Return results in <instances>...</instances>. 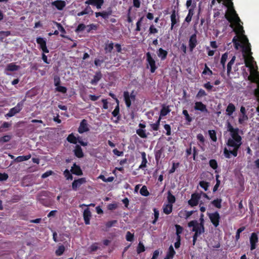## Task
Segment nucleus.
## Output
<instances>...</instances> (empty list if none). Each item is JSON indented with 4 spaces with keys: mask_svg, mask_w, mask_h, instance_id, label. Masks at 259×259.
Wrapping results in <instances>:
<instances>
[{
    "mask_svg": "<svg viewBox=\"0 0 259 259\" xmlns=\"http://www.w3.org/2000/svg\"><path fill=\"white\" fill-rule=\"evenodd\" d=\"M227 131L230 132L231 136V138H229L227 141V145L229 148H233V150H229L225 148L224 154L226 158H230L231 154L234 157L237 156L238 151L242 145V138L239 135V128H234L229 121L227 122Z\"/></svg>",
    "mask_w": 259,
    "mask_h": 259,
    "instance_id": "nucleus-1",
    "label": "nucleus"
},
{
    "mask_svg": "<svg viewBox=\"0 0 259 259\" xmlns=\"http://www.w3.org/2000/svg\"><path fill=\"white\" fill-rule=\"evenodd\" d=\"M226 18L230 22L234 21L236 24V28L234 31L237 34H243L244 33L243 26L240 24L241 20L234 8H231L225 15Z\"/></svg>",
    "mask_w": 259,
    "mask_h": 259,
    "instance_id": "nucleus-2",
    "label": "nucleus"
},
{
    "mask_svg": "<svg viewBox=\"0 0 259 259\" xmlns=\"http://www.w3.org/2000/svg\"><path fill=\"white\" fill-rule=\"evenodd\" d=\"M241 47L242 49L245 66L247 67L252 68V62L253 61V58L251 56L252 53L251 52L250 44L248 43L246 45H241Z\"/></svg>",
    "mask_w": 259,
    "mask_h": 259,
    "instance_id": "nucleus-3",
    "label": "nucleus"
},
{
    "mask_svg": "<svg viewBox=\"0 0 259 259\" xmlns=\"http://www.w3.org/2000/svg\"><path fill=\"white\" fill-rule=\"evenodd\" d=\"M188 226L189 227H192V231L194 232L195 233H197V234H201L204 232V226L203 225V227L201 228L200 224L196 220H193L189 222Z\"/></svg>",
    "mask_w": 259,
    "mask_h": 259,
    "instance_id": "nucleus-4",
    "label": "nucleus"
},
{
    "mask_svg": "<svg viewBox=\"0 0 259 259\" xmlns=\"http://www.w3.org/2000/svg\"><path fill=\"white\" fill-rule=\"evenodd\" d=\"M207 214L213 226L215 228L218 227L221 219L219 213L218 211H215L213 213L207 212Z\"/></svg>",
    "mask_w": 259,
    "mask_h": 259,
    "instance_id": "nucleus-5",
    "label": "nucleus"
},
{
    "mask_svg": "<svg viewBox=\"0 0 259 259\" xmlns=\"http://www.w3.org/2000/svg\"><path fill=\"white\" fill-rule=\"evenodd\" d=\"M23 105L22 102L18 103L15 107L10 110L9 112L6 114V116L10 117L19 113L22 109Z\"/></svg>",
    "mask_w": 259,
    "mask_h": 259,
    "instance_id": "nucleus-6",
    "label": "nucleus"
},
{
    "mask_svg": "<svg viewBox=\"0 0 259 259\" xmlns=\"http://www.w3.org/2000/svg\"><path fill=\"white\" fill-rule=\"evenodd\" d=\"M146 57L148 65L150 66V71L152 73H153L156 69L155 61L149 52L146 54Z\"/></svg>",
    "mask_w": 259,
    "mask_h": 259,
    "instance_id": "nucleus-7",
    "label": "nucleus"
},
{
    "mask_svg": "<svg viewBox=\"0 0 259 259\" xmlns=\"http://www.w3.org/2000/svg\"><path fill=\"white\" fill-rule=\"evenodd\" d=\"M258 236L256 233H252L249 238L250 243V250H253L255 249L256 243L258 242Z\"/></svg>",
    "mask_w": 259,
    "mask_h": 259,
    "instance_id": "nucleus-8",
    "label": "nucleus"
},
{
    "mask_svg": "<svg viewBox=\"0 0 259 259\" xmlns=\"http://www.w3.org/2000/svg\"><path fill=\"white\" fill-rule=\"evenodd\" d=\"M197 45V36L196 34H192L189 40V47L190 52H192Z\"/></svg>",
    "mask_w": 259,
    "mask_h": 259,
    "instance_id": "nucleus-9",
    "label": "nucleus"
},
{
    "mask_svg": "<svg viewBox=\"0 0 259 259\" xmlns=\"http://www.w3.org/2000/svg\"><path fill=\"white\" fill-rule=\"evenodd\" d=\"M194 108L195 110L200 111L202 113L208 112L206 106L201 102H196Z\"/></svg>",
    "mask_w": 259,
    "mask_h": 259,
    "instance_id": "nucleus-10",
    "label": "nucleus"
},
{
    "mask_svg": "<svg viewBox=\"0 0 259 259\" xmlns=\"http://www.w3.org/2000/svg\"><path fill=\"white\" fill-rule=\"evenodd\" d=\"M200 198V196L199 194H192L191 199L188 201V203L191 206H196L198 204V201Z\"/></svg>",
    "mask_w": 259,
    "mask_h": 259,
    "instance_id": "nucleus-11",
    "label": "nucleus"
},
{
    "mask_svg": "<svg viewBox=\"0 0 259 259\" xmlns=\"http://www.w3.org/2000/svg\"><path fill=\"white\" fill-rule=\"evenodd\" d=\"M104 3V0H87L85 4L95 6L97 9H100Z\"/></svg>",
    "mask_w": 259,
    "mask_h": 259,
    "instance_id": "nucleus-12",
    "label": "nucleus"
},
{
    "mask_svg": "<svg viewBox=\"0 0 259 259\" xmlns=\"http://www.w3.org/2000/svg\"><path fill=\"white\" fill-rule=\"evenodd\" d=\"M86 182V180L84 178L78 179L74 180L72 184V187L74 190H76L77 188L79 187L82 184Z\"/></svg>",
    "mask_w": 259,
    "mask_h": 259,
    "instance_id": "nucleus-13",
    "label": "nucleus"
},
{
    "mask_svg": "<svg viewBox=\"0 0 259 259\" xmlns=\"http://www.w3.org/2000/svg\"><path fill=\"white\" fill-rule=\"evenodd\" d=\"M89 130L87 121L85 119H83L80 123L78 127V131L79 133H83L88 132Z\"/></svg>",
    "mask_w": 259,
    "mask_h": 259,
    "instance_id": "nucleus-14",
    "label": "nucleus"
},
{
    "mask_svg": "<svg viewBox=\"0 0 259 259\" xmlns=\"http://www.w3.org/2000/svg\"><path fill=\"white\" fill-rule=\"evenodd\" d=\"M83 215L85 224L86 225H89L90 223V220L91 217V212L89 208H87L85 209H84Z\"/></svg>",
    "mask_w": 259,
    "mask_h": 259,
    "instance_id": "nucleus-15",
    "label": "nucleus"
},
{
    "mask_svg": "<svg viewBox=\"0 0 259 259\" xmlns=\"http://www.w3.org/2000/svg\"><path fill=\"white\" fill-rule=\"evenodd\" d=\"M71 171L77 176H81L82 175V172L80 167L77 165L75 163H74L71 167Z\"/></svg>",
    "mask_w": 259,
    "mask_h": 259,
    "instance_id": "nucleus-16",
    "label": "nucleus"
},
{
    "mask_svg": "<svg viewBox=\"0 0 259 259\" xmlns=\"http://www.w3.org/2000/svg\"><path fill=\"white\" fill-rule=\"evenodd\" d=\"M52 5L55 6L58 10H62L65 6L66 3L63 1H56L52 3Z\"/></svg>",
    "mask_w": 259,
    "mask_h": 259,
    "instance_id": "nucleus-17",
    "label": "nucleus"
},
{
    "mask_svg": "<svg viewBox=\"0 0 259 259\" xmlns=\"http://www.w3.org/2000/svg\"><path fill=\"white\" fill-rule=\"evenodd\" d=\"M124 99L127 108H130L131 105L132 100L130 98V94L128 92L125 91L123 93Z\"/></svg>",
    "mask_w": 259,
    "mask_h": 259,
    "instance_id": "nucleus-18",
    "label": "nucleus"
},
{
    "mask_svg": "<svg viewBox=\"0 0 259 259\" xmlns=\"http://www.w3.org/2000/svg\"><path fill=\"white\" fill-rule=\"evenodd\" d=\"M235 109V105L233 103H229L226 110L227 114L229 116L232 115Z\"/></svg>",
    "mask_w": 259,
    "mask_h": 259,
    "instance_id": "nucleus-19",
    "label": "nucleus"
},
{
    "mask_svg": "<svg viewBox=\"0 0 259 259\" xmlns=\"http://www.w3.org/2000/svg\"><path fill=\"white\" fill-rule=\"evenodd\" d=\"M176 252L174 250L173 246L170 245L168 248V251L167 252L166 255L164 257V259H171Z\"/></svg>",
    "mask_w": 259,
    "mask_h": 259,
    "instance_id": "nucleus-20",
    "label": "nucleus"
},
{
    "mask_svg": "<svg viewBox=\"0 0 259 259\" xmlns=\"http://www.w3.org/2000/svg\"><path fill=\"white\" fill-rule=\"evenodd\" d=\"M74 151L75 156L77 157L81 158L83 156V153L82 152V149L79 145H76L75 146V148Z\"/></svg>",
    "mask_w": 259,
    "mask_h": 259,
    "instance_id": "nucleus-21",
    "label": "nucleus"
},
{
    "mask_svg": "<svg viewBox=\"0 0 259 259\" xmlns=\"http://www.w3.org/2000/svg\"><path fill=\"white\" fill-rule=\"evenodd\" d=\"M102 74L100 72H98L94 76V78L91 80V83L92 84H96L97 82L101 79Z\"/></svg>",
    "mask_w": 259,
    "mask_h": 259,
    "instance_id": "nucleus-22",
    "label": "nucleus"
},
{
    "mask_svg": "<svg viewBox=\"0 0 259 259\" xmlns=\"http://www.w3.org/2000/svg\"><path fill=\"white\" fill-rule=\"evenodd\" d=\"M222 200L221 198H217L216 199L213 200L211 202V203L213 206L217 208H221L222 207Z\"/></svg>",
    "mask_w": 259,
    "mask_h": 259,
    "instance_id": "nucleus-23",
    "label": "nucleus"
},
{
    "mask_svg": "<svg viewBox=\"0 0 259 259\" xmlns=\"http://www.w3.org/2000/svg\"><path fill=\"white\" fill-rule=\"evenodd\" d=\"M172 205L171 204H167L163 205V212L166 214L170 213L172 211Z\"/></svg>",
    "mask_w": 259,
    "mask_h": 259,
    "instance_id": "nucleus-24",
    "label": "nucleus"
},
{
    "mask_svg": "<svg viewBox=\"0 0 259 259\" xmlns=\"http://www.w3.org/2000/svg\"><path fill=\"white\" fill-rule=\"evenodd\" d=\"M236 57L233 56L227 64V74L229 75L232 70V66L234 63Z\"/></svg>",
    "mask_w": 259,
    "mask_h": 259,
    "instance_id": "nucleus-25",
    "label": "nucleus"
},
{
    "mask_svg": "<svg viewBox=\"0 0 259 259\" xmlns=\"http://www.w3.org/2000/svg\"><path fill=\"white\" fill-rule=\"evenodd\" d=\"M142 161L141 164L140 165L139 168H143L146 166V163H147V159L146 157V153L145 152H142Z\"/></svg>",
    "mask_w": 259,
    "mask_h": 259,
    "instance_id": "nucleus-26",
    "label": "nucleus"
},
{
    "mask_svg": "<svg viewBox=\"0 0 259 259\" xmlns=\"http://www.w3.org/2000/svg\"><path fill=\"white\" fill-rule=\"evenodd\" d=\"M167 52L162 49L160 48L159 49L157 53V55L159 57L161 58V59H164L167 56Z\"/></svg>",
    "mask_w": 259,
    "mask_h": 259,
    "instance_id": "nucleus-27",
    "label": "nucleus"
},
{
    "mask_svg": "<svg viewBox=\"0 0 259 259\" xmlns=\"http://www.w3.org/2000/svg\"><path fill=\"white\" fill-rule=\"evenodd\" d=\"M228 58V53H225L222 56L221 59V63L222 65L223 70L225 69V63Z\"/></svg>",
    "mask_w": 259,
    "mask_h": 259,
    "instance_id": "nucleus-28",
    "label": "nucleus"
},
{
    "mask_svg": "<svg viewBox=\"0 0 259 259\" xmlns=\"http://www.w3.org/2000/svg\"><path fill=\"white\" fill-rule=\"evenodd\" d=\"M192 9H189L188 14L185 20V21L187 22L188 23H189L191 21L192 17L194 15V12H193Z\"/></svg>",
    "mask_w": 259,
    "mask_h": 259,
    "instance_id": "nucleus-29",
    "label": "nucleus"
},
{
    "mask_svg": "<svg viewBox=\"0 0 259 259\" xmlns=\"http://www.w3.org/2000/svg\"><path fill=\"white\" fill-rule=\"evenodd\" d=\"M31 156L30 155L26 156H20L17 157L15 159V161L17 162L25 161L28 160L30 158Z\"/></svg>",
    "mask_w": 259,
    "mask_h": 259,
    "instance_id": "nucleus-30",
    "label": "nucleus"
},
{
    "mask_svg": "<svg viewBox=\"0 0 259 259\" xmlns=\"http://www.w3.org/2000/svg\"><path fill=\"white\" fill-rule=\"evenodd\" d=\"M137 134L142 138H146L147 135L146 133V130L144 129H138L136 131Z\"/></svg>",
    "mask_w": 259,
    "mask_h": 259,
    "instance_id": "nucleus-31",
    "label": "nucleus"
},
{
    "mask_svg": "<svg viewBox=\"0 0 259 259\" xmlns=\"http://www.w3.org/2000/svg\"><path fill=\"white\" fill-rule=\"evenodd\" d=\"M199 186L203 188L205 191L208 190V187L209 186V183L204 181H200Z\"/></svg>",
    "mask_w": 259,
    "mask_h": 259,
    "instance_id": "nucleus-32",
    "label": "nucleus"
},
{
    "mask_svg": "<svg viewBox=\"0 0 259 259\" xmlns=\"http://www.w3.org/2000/svg\"><path fill=\"white\" fill-rule=\"evenodd\" d=\"M245 229V227L244 226L241 227L239 228L236 232L235 235V240L236 241H238L240 237V233L243 232Z\"/></svg>",
    "mask_w": 259,
    "mask_h": 259,
    "instance_id": "nucleus-33",
    "label": "nucleus"
},
{
    "mask_svg": "<svg viewBox=\"0 0 259 259\" xmlns=\"http://www.w3.org/2000/svg\"><path fill=\"white\" fill-rule=\"evenodd\" d=\"M113 43L111 42L105 44V50L106 53L108 52H111L112 51V50L113 49Z\"/></svg>",
    "mask_w": 259,
    "mask_h": 259,
    "instance_id": "nucleus-34",
    "label": "nucleus"
},
{
    "mask_svg": "<svg viewBox=\"0 0 259 259\" xmlns=\"http://www.w3.org/2000/svg\"><path fill=\"white\" fill-rule=\"evenodd\" d=\"M67 140L69 142L73 144H76L78 141V139H77V138L75 137H74L72 134L69 135L68 136Z\"/></svg>",
    "mask_w": 259,
    "mask_h": 259,
    "instance_id": "nucleus-35",
    "label": "nucleus"
},
{
    "mask_svg": "<svg viewBox=\"0 0 259 259\" xmlns=\"http://www.w3.org/2000/svg\"><path fill=\"white\" fill-rule=\"evenodd\" d=\"M19 67L13 63H10L7 66V70L9 71H15L19 69Z\"/></svg>",
    "mask_w": 259,
    "mask_h": 259,
    "instance_id": "nucleus-36",
    "label": "nucleus"
},
{
    "mask_svg": "<svg viewBox=\"0 0 259 259\" xmlns=\"http://www.w3.org/2000/svg\"><path fill=\"white\" fill-rule=\"evenodd\" d=\"M65 247L62 245H60L59 246L58 248L56 250V254L58 256H60L63 253Z\"/></svg>",
    "mask_w": 259,
    "mask_h": 259,
    "instance_id": "nucleus-37",
    "label": "nucleus"
},
{
    "mask_svg": "<svg viewBox=\"0 0 259 259\" xmlns=\"http://www.w3.org/2000/svg\"><path fill=\"white\" fill-rule=\"evenodd\" d=\"M167 200L168 202V203L169 204H172L174 203L176 201V199L175 196L171 194L170 191L168 192V196H167Z\"/></svg>",
    "mask_w": 259,
    "mask_h": 259,
    "instance_id": "nucleus-38",
    "label": "nucleus"
},
{
    "mask_svg": "<svg viewBox=\"0 0 259 259\" xmlns=\"http://www.w3.org/2000/svg\"><path fill=\"white\" fill-rule=\"evenodd\" d=\"M209 164L210 166L213 169H216L218 167V162L215 159L210 160Z\"/></svg>",
    "mask_w": 259,
    "mask_h": 259,
    "instance_id": "nucleus-39",
    "label": "nucleus"
},
{
    "mask_svg": "<svg viewBox=\"0 0 259 259\" xmlns=\"http://www.w3.org/2000/svg\"><path fill=\"white\" fill-rule=\"evenodd\" d=\"M140 194L144 196H147L149 195V193L147 189L146 186H143L140 190Z\"/></svg>",
    "mask_w": 259,
    "mask_h": 259,
    "instance_id": "nucleus-40",
    "label": "nucleus"
},
{
    "mask_svg": "<svg viewBox=\"0 0 259 259\" xmlns=\"http://www.w3.org/2000/svg\"><path fill=\"white\" fill-rule=\"evenodd\" d=\"M215 177H216V184L213 188V192H215L218 190V188L219 187L220 184H221V181L219 180V175H216Z\"/></svg>",
    "mask_w": 259,
    "mask_h": 259,
    "instance_id": "nucleus-41",
    "label": "nucleus"
},
{
    "mask_svg": "<svg viewBox=\"0 0 259 259\" xmlns=\"http://www.w3.org/2000/svg\"><path fill=\"white\" fill-rule=\"evenodd\" d=\"M205 91L203 89H200L196 95V98L200 99V98L206 96Z\"/></svg>",
    "mask_w": 259,
    "mask_h": 259,
    "instance_id": "nucleus-42",
    "label": "nucleus"
},
{
    "mask_svg": "<svg viewBox=\"0 0 259 259\" xmlns=\"http://www.w3.org/2000/svg\"><path fill=\"white\" fill-rule=\"evenodd\" d=\"M160 120V117H159V119H158V120L157 121V122L156 123L150 124L151 128L154 131H157L158 130Z\"/></svg>",
    "mask_w": 259,
    "mask_h": 259,
    "instance_id": "nucleus-43",
    "label": "nucleus"
},
{
    "mask_svg": "<svg viewBox=\"0 0 259 259\" xmlns=\"http://www.w3.org/2000/svg\"><path fill=\"white\" fill-rule=\"evenodd\" d=\"M36 42L38 44H39L40 46V48H42V47L46 45V40L41 37H38L36 39Z\"/></svg>",
    "mask_w": 259,
    "mask_h": 259,
    "instance_id": "nucleus-44",
    "label": "nucleus"
},
{
    "mask_svg": "<svg viewBox=\"0 0 259 259\" xmlns=\"http://www.w3.org/2000/svg\"><path fill=\"white\" fill-rule=\"evenodd\" d=\"M112 11L110 10L108 11H103L101 12V16L103 17L104 19H107L108 18L109 16L111 15Z\"/></svg>",
    "mask_w": 259,
    "mask_h": 259,
    "instance_id": "nucleus-45",
    "label": "nucleus"
},
{
    "mask_svg": "<svg viewBox=\"0 0 259 259\" xmlns=\"http://www.w3.org/2000/svg\"><path fill=\"white\" fill-rule=\"evenodd\" d=\"M105 182H111L113 181L114 178L113 177L105 178L103 175H100L99 177Z\"/></svg>",
    "mask_w": 259,
    "mask_h": 259,
    "instance_id": "nucleus-46",
    "label": "nucleus"
},
{
    "mask_svg": "<svg viewBox=\"0 0 259 259\" xmlns=\"http://www.w3.org/2000/svg\"><path fill=\"white\" fill-rule=\"evenodd\" d=\"M183 113L185 116V119L188 122H190L192 119L189 115L188 112L186 110H184L183 111Z\"/></svg>",
    "mask_w": 259,
    "mask_h": 259,
    "instance_id": "nucleus-47",
    "label": "nucleus"
},
{
    "mask_svg": "<svg viewBox=\"0 0 259 259\" xmlns=\"http://www.w3.org/2000/svg\"><path fill=\"white\" fill-rule=\"evenodd\" d=\"M212 71L209 69L206 64L205 65V68L202 72V74H208L209 75L212 74Z\"/></svg>",
    "mask_w": 259,
    "mask_h": 259,
    "instance_id": "nucleus-48",
    "label": "nucleus"
},
{
    "mask_svg": "<svg viewBox=\"0 0 259 259\" xmlns=\"http://www.w3.org/2000/svg\"><path fill=\"white\" fill-rule=\"evenodd\" d=\"M248 120V116L246 114H242L238 119V122L240 124H242L244 121Z\"/></svg>",
    "mask_w": 259,
    "mask_h": 259,
    "instance_id": "nucleus-49",
    "label": "nucleus"
},
{
    "mask_svg": "<svg viewBox=\"0 0 259 259\" xmlns=\"http://www.w3.org/2000/svg\"><path fill=\"white\" fill-rule=\"evenodd\" d=\"M90 11H91V7H90L89 6H88L85 9L84 11L80 12V13H78L77 14V16H82L83 15H85V14H88Z\"/></svg>",
    "mask_w": 259,
    "mask_h": 259,
    "instance_id": "nucleus-50",
    "label": "nucleus"
},
{
    "mask_svg": "<svg viewBox=\"0 0 259 259\" xmlns=\"http://www.w3.org/2000/svg\"><path fill=\"white\" fill-rule=\"evenodd\" d=\"M209 134L211 140L215 142L217 140V138L215 131L213 130L209 131Z\"/></svg>",
    "mask_w": 259,
    "mask_h": 259,
    "instance_id": "nucleus-51",
    "label": "nucleus"
},
{
    "mask_svg": "<svg viewBox=\"0 0 259 259\" xmlns=\"http://www.w3.org/2000/svg\"><path fill=\"white\" fill-rule=\"evenodd\" d=\"M176 17V16L175 14V11H174L173 13L170 16L171 21V28H172L174 25L177 23Z\"/></svg>",
    "mask_w": 259,
    "mask_h": 259,
    "instance_id": "nucleus-52",
    "label": "nucleus"
},
{
    "mask_svg": "<svg viewBox=\"0 0 259 259\" xmlns=\"http://www.w3.org/2000/svg\"><path fill=\"white\" fill-rule=\"evenodd\" d=\"M144 251H145V247H144V245L141 242H140L138 245V248H137L138 253H140Z\"/></svg>",
    "mask_w": 259,
    "mask_h": 259,
    "instance_id": "nucleus-53",
    "label": "nucleus"
},
{
    "mask_svg": "<svg viewBox=\"0 0 259 259\" xmlns=\"http://www.w3.org/2000/svg\"><path fill=\"white\" fill-rule=\"evenodd\" d=\"M85 27L86 26L84 24H80L76 28L75 31L77 32L82 31L83 30H84Z\"/></svg>",
    "mask_w": 259,
    "mask_h": 259,
    "instance_id": "nucleus-54",
    "label": "nucleus"
},
{
    "mask_svg": "<svg viewBox=\"0 0 259 259\" xmlns=\"http://www.w3.org/2000/svg\"><path fill=\"white\" fill-rule=\"evenodd\" d=\"M64 174L67 180H72V176L70 174L69 171L68 169H66L64 171Z\"/></svg>",
    "mask_w": 259,
    "mask_h": 259,
    "instance_id": "nucleus-55",
    "label": "nucleus"
},
{
    "mask_svg": "<svg viewBox=\"0 0 259 259\" xmlns=\"http://www.w3.org/2000/svg\"><path fill=\"white\" fill-rule=\"evenodd\" d=\"M11 139V137L9 135L5 136L2 137L0 139V141L3 143L7 142L9 141Z\"/></svg>",
    "mask_w": 259,
    "mask_h": 259,
    "instance_id": "nucleus-56",
    "label": "nucleus"
},
{
    "mask_svg": "<svg viewBox=\"0 0 259 259\" xmlns=\"http://www.w3.org/2000/svg\"><path fill=\"white\" fill-rule=\"evenodd\" d=\"M126 239L128 241H132L134 239V234L130 232H127L126 235Z\"/></svg>",
    "mask_w": 259,
    "mask_h": 259,
    "instance_id": "nucleus-57",
    "label": "nucleus"
},
{
    "mask_svg": "<svg viewBox=\"0 0 259 259\" xmlns=\"http://www.w3.org/2000/svg\"><path fill=\"white\" fill-rule=\"evenodd\" d=\"M56 90L59 92L65 93L67 91V89L64 87L59 86V85L57 87Z\"/></svg>",
    "mask_w": 259,
    "mask_h": 259,
    "instance_id": "nucleus-58",
    "label": "nucleus"
},
{
    "mask_svg": "<svg viewBox=\"0 0 259 259\" xmlns=\"http://www.w3.org/2000/svg\"><path fill=\"white\" fill-rule=\"evenodd\" d=\"M203 87L208 91H211L213 88V86L211 85L210 82L209 81L204 83Z\"/></svg>",
    "mask_w": 259,
    "mask_h": 259,
    "instance_id": "nucleus-59",
    "label": "nucleus"
},
{
    "mask_svg": "<svg viewBox=\"0 0 259 259\" xmlns=\"http://www.w3.org/2000/svg\"><path fill=\"white\" fill-rule=\"evenodd\" d=\"M257 77L258 79H259V75H257ZM254 94L255 96L257 98V101L259 102V83H258V88L256 89L254 91Z\"/></svg>",
    "mask_w": 259,
    "mask_h": 259,
    "instance_id": "nucleus-60",
    "label": "nucleus"
},
{
    "mask_svg": "<svg viewBox=\"0 0 259 259\" xmlns=\"http://www.w3.org/2000/svg\"><path fill=\"white\" fill-rule=\"evenodd\" d=\"M169 112V110L168 109V108L163 107L161 111H160V116H165L166 115L168 112Z\"/></svg>",
    "mask_w": 259,
    "mask_h": 259,
    "instance_id": "nucleus-61",
    "label": "nucleus"
},
{
    "mask_svg": "<svg viewBox=\"0 0 259 259\" xmlns=\"http://www.w3.org/2000/svg\"><path fill=\"white\" fill-rule=\"evenodd\" d=\"M116 223H117L116 220H113V221H109V222H107L106 224V226L107 228H110Z\"/></svg>",
    "mask_w": 259,
    "mask_h": 259,
    "instance_id": "nucleus-62",
    "label": "nucleus"
},
{
    "mask_svg": "<svg viewBox=\"0 0 259 259\" xmlns=\"http://www.w3.org/2000/svg\"><path fill=\"white\" fill-rule=\"evenodd\" d=\"M242 35V42L243 44L242 45H246V44H248V43H249V42L248 41V39L247 37H246V36L244 35L243 34Z\"/></svg>",
    "mask_w": 259,
    "mask_h": 259,
    "instance_id": "nucleus-63",
    "label": "nucleus"
},
{
    "mask_svg": "<svg viewBox=\"0 0 259 259\" xmlns=\"http://www.w3.org/2000/svg\"><path fill=\"white\" fill-rule=\"evenodd\" d=\"M8 175L7 174L0 173V181H6L8 179Z\"/></svg>",
    "mask_w": 259,
    "mask_h": 259,
    "instance_id": "nucleus-64",
    "label": "nucleus"
}]
</instances>
